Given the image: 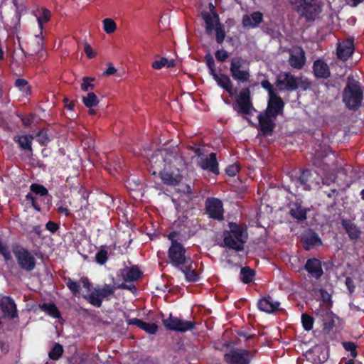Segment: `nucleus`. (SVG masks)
Instances as JSON below:
<instances>
[{
  "instance_id": "46",
  "label": "nucleus",
  "mask_w": 364,
  "mask_h": 364,
  "mask_svg": "<svg viewBox=\"0 0 364 364\" xmlns=\"http://www.w3.org/2000/svg\"><path fill=\"white\" fill-rule=\"evenodd\" d=\"M301 319L302 326L305 331H309L313 328L314 319L312 316L307 314H302Z\"/></svg>"
},
{
  "instance_id": "63",
  "label": "nucleus",
  "mask_w": 364,
  "mask_h": 364,
  "mask_svg": "<svg viewBox=\"0 0 364 364\" xmlns=\"http://www.w3.org/2000/svg\"><path fill=\"white\" fill-rule=\"evenodd\" d=\"M84 51L88 58H93L95 57V53L93 52L92 47L88 43H85Z\"/></svg>"
},
{
  "instance_id": "21",
  "label": "nucleus",
  "mask_w": 364,
  "mask_h": 364,
  "mask_svg": "<svg viewBox=\"0 0 364 364\" xmlns=\"http://www.w3.org/2000/svg\"><path fill=\"white\" fill-rule=\"evenodd\" d=\"M323 321V332L326 334L330 333L335 326V318L336 316L328 309H322L316 313Z\"/></svg>"
},
{
  "instance_id": "6",
  "label": "nucleus",
  "mask_w": 364,
  "mask_h": 364,
  "mask_svg": "<svg viewBox=\"0 0 364 364\" xmlns=\"http://www.w3.org/2000/svg\"><path fill=\"white\" fill-rule=\"evenodd\" d=\"M12 252L21 269L30 272L35 269L36 260L28 250L16 245L13 246Z\"/></svg>"
},
{
  "instance_id": "13",
  "label": "nucleus",
  "mask_w": 364,
  "mask_h": 364,
  "mask_svg": "<svg viewBox=\"0 0 364 364\" xmlns=\"http://www.w3.org/2000/svg\"><path fill=\"white\" fill-rule=\"evenodd\" d=\"M276 85L280 90L293 92L299 87V79L291 73H282L276 80Z\"/></svg>"
},
{
  "instance_id": "60",
  "label": "nucleus",
  "mask_w": 364,
  "mask_h": 364,
  "mask_svg": "<svg viewBox=\"0 0 364 364\" xmlns=\"http://www.w3.org/2000/svg\"><path fill=\"white\" fill-rule=\"evenodd\" d=\"M215 58L219 62H225L228 58V53L223 50H218L215 53Z\"/></svg>"
},
{
  "instance_id": "25",
  "label": "nucleus",
  "mask_w": 364,
  "mask_h": 364,
  "mask_svg": "<svg viewBox=\"0 0 364 364\" xmlns=\"http://www.w3.org/2000/svg\"><path fill=\"white\" fill-rule=\"evenodd\" d=\"M0 307L5 316L13 319L18 316L16 305L9 296H6L0 301Z\"/></svg>"
},
{
  "instance_id": "30",
  "label": "nucleus",
  "mask_w": 364,
  "mask_h": 364,
  "mask_svg": "<svg viewBox=\"0 0 364 364\" xmlns=\"http://www.w3.org/2000/svg\"><path fill=\"white\" fill-rule=\"evenodd\" d=\"M308 208H303L299 202L293 203L289 210L290 215L298 222H302L306 219Z\"/></svg>"
},
{
  "instance_id": "47",
  "label": "nucleus",
  "mask_w": 364,
  "mask_h": 364,
  "mask_svg": "<svg viewBox=\"0 0 364 364\" xmlns=\"http://www.w3.org/2000/svg\"><path fill=\"white\" fill-rule=\"evenodd\" d=\"M103 23V29L105 32L107 34H111L115 31L117 28V25L114 21L112 18H105L102 21Z\"/></svg>"
},
{
  "instance_id": "51",
  "label": "nucleus",
  "mask_w": 364,
  "mask_h": 364,
  "mask_svg": "<svg viewBox=\"0 0 364 364\" xmlns=\"http://www.w3.org/2000/svg\"><path fill=\"white\" fill-rule=\"evenodd\" d=\"M25 200L28 203H30L31 205L38 212H41V208L40 206V205L37 203V199L36 197H34L33 196V194L31 193H28L26 196H25Z\"/></svg>"
},
{
  "instance_id": "35",
  "label": "nucleus",
  "mask_w": 364,
  "mask_h": 364,
  "mask_svg": "<svg viewBox=\"0 0 364 364\" xmlns=\"http://www.w3.org/2000/svg\"><path fill=\"white\" fill-rule=\"evenodd\" d=\"M255 276V272L250 267H244L240 269V280L244 284L251 283Z\"/></svg>"
},
{
  "instance_id": "56",
  "label": "nucleus",
  "mask_w": 364,
  "mask_h": 364,
  "mask_svg": "<svg viewBox=\"0 0 364 364\" xmlns=\"http://www.w3.org/2000/svg\"><path fill=\"white\" fill-rule=\"evenodd\" d=\"M321 299L322 301L328 305H332L331 294H329L326 290L323 289H320Z\"/></svg>"
},
{
  "instance_id": "24",
  "label": "nucleus",
  "mask_w": 364,
  "mask_h": 364,
  "mask_svg": "<svg viewBox=\"0 0 364 364\" xmlns=\"http://www.w3.org/2000/svg\"><path fill=\"white\" fill-rule=\"evenodd\" d=\"M280 302L274 301V299L268 295L260 299L257 302L258 309L266 313H274L279 309Z\"/></svg>"
},
{
  "instance_id": "40",
  "label": "nucleus",
  "mask_w": 364,
  "mask_h": 364,
  "mask_svg": "<svg viewBox=\"0 0 364 364\" xmlns=\"http://www.w3.org/2000/svg\"><path fill=\"white\" fill-rule=\"evenodd\" d=\"M63 353V347L61 344L55 343L50 351L48 353V357L53 360H58Z\"/></svg>"
},
{
  "instance_id": "48",
  "label": "nucleus",
  "mask_w": 364,
  "mask_h": 364,
  "mask_svg": "<svg viewBox=\"0 0 364 364\" xmlns=\"http://www.w3.org/2000/svg\"><path fill=\"white\" fill-rule=\"evenodd\" d=\"M36 140L41 145L46 146L50 139L48 136L47 130L41 129L36 135Z\"/></svg>"
},
{
  "instance_id": "31",
  "label": "nucleus",
  "mask_w": 364,
  "mask_h": 364,
  "mask_svg": "<svg viewBox=\"0 0 364 364\" xmlns=\"http://www.w3.org/2000/svg\"><path fill=\"white\" fill-rule=\"evenodd\" d=\"M289 63L292 68L301 69L306 63L305 53L304 50L301 48L298 55L291 53Z\"/></svg>"
},
{
  "instance_id": "39",
  "label": "nucleus",
  "mask_w": 364,
  "mask_h": 364,
  "mask_svg": "<svg viewBox=\"0 0 364 364\" xmlns=\"http://www.w3.org/2000/svg\"><path fill=\"white\" fill-rule=\"evenodd\" d=\"M82 102L87 108L95 107L99 103L97 95L92 92H88L87 96L82 97Z\"/></svg>"
},
{
  "instance_id": "9",
  "label": "nucleus",
  "mask_w": 364,
  "mask_h": 364,
  "mask_svg": "<svg viewBox=\"0 0 364 364\" xmlns=\"http://www.w3.org/2000/svg\"><path fill=\"white\" fill-rule=\"evenodd\" d=\"M233 109L238 114L242 115H252V111H256L251 101L250 90L248 87L240 92L233 105Z\"/></svg>"
},
{
  "instance_id": "20",
  "label": "nucleus",
  "mask_w": 364,
  "mask_h": 364,
  "mask_svg": "<svg viewBox=\"0 0 364 364\" xmlns=\"http://www.w3.org/2000/svg\"><path fill=\"white\" fill-rule=\"evenodd\" d=\"M353 52L354 41L353 38H348L338 44L336 54L338 59L346 61Z\"/></svg>"
},
{
  "instance_id": "58",
  "label": "nucleus",
  "mask_w": 364,
  "mask_h": 364,
  "mask_svg": "<svg viewBox=\"0 0 364 364\" xmlns=\"http://www.w3.org/2000/svg\"><path fill=\"white\" fill-rule=\"evenodd\" d=\"M46 229L51 234H55L60 229V224L52 220H49L46 224Z\"/></svg>"
},
{
  "instance_id": "42",
  "label": "nucleus",
  "mask_w": 364,
  "mask_h": 364,
  "mask_svg": "<svg viewBox=\"0 0 364 364\" xmlns=\"http://www.w3.org/2000/svg\"><path fill=\"white\" fill-rule=\"evenodd\" d=\"M343 348L346 350L350 352V359H355L358 353L357 351V345L352 341H343L341 343Z\"/></svg>"
},
{
  "instance_id": "8",
  "label": "nucleus",
  "mask_w": 364,
  "mask_h": 364,
  "mask_svg": "<svg viewBox=\"0 0 364 364\" xmlns=\"http://www.w3.org/2000/svg\"><path fill=\"white\" fill-rule=\"evenodd\" d=\"M292 4L300 17L304 18L307 22L314 21L320 12L315 0H292Z\"/></svg>"
},
{
  "instance_id": "14",
  "label": "nucleus",
  "mask_w": 364,
  "mask_h": 364,
  "mask_svg": "<svg viewBox=\"0 0 364 364\" xmlns=\"http://www.w3.org/2000/svg\"><path fill=\"white\" fill-rule=\"evenodd\" d=\"M272 116L265 112L260 113L258 115L259 127L258 129L263 136L267 137L272 135L276 127V123Z\"/></svg>"
},
{
  "instance_id": "43",
  "label": "nucleus",
  "mask_w": 364,
  "mask_h": 364,
  "mask_svg": "<svg viewBox=\"0 0 364 364\" xmlns=\"http://www.w3.org/2000/svg\"><path fill=\"white\" fill-rule=\"evenodd\" d=\"M108 252L105 246H102L100 250L95 255V261L100 265H104L108 260Z\"/></svg>"
},
{
  "instance_id": "15",
  "label": "nucleus",
  "mask_w": 364,
  "mask_h": 364,
  "mask_svg": "<svg viewBox=\"0 0 364 364\" xmlns=\"http://www.w3.org/2000/svg\"><path fill=\"white\" fill-rule=\"evenodd\" d=\"M284 102L282 97L277 93L269 97L267 107L264 112L277 118L279 115H283Z\"/></svg>"
},
{
  "instance_id": "34",
  "label": "nucleus",
  "mask_w": 364,
  "mask_h": 364,
  "mask_svg": "<svg viewBox=\"0 0 364 364\" xmlns=\"http://www.w3.org/2000/svg\"><path fill=\"white\" fill-rule=\"evenodd\" d=\"M181 318L176 316H173L171 314L167 318H164L162 323L166 330L173 331L178 332V330H181L179 328Z\"/></svg>"
},
{
  "instance_id": "64",
  "label": "nucleus",
  "mask_w": 364,
  "mask_h": 364,
  "mask_svg": "<svg viewBox=\"0 0 364 364\" xmlns=\"http://www.w3.org/2000/svg\"><path fill=\"white\" fill-rule=\"evenodd\" d=\"M237 335L240 337L245 338L246 340H250L256 337L255 334H250L245 331H238Z\"/></svg>"
},
{
  "instance_id": "36",
  "label": "nucleus",
  "mask_w": 364,
  "mask_h": 364,
  "mask_svg": "<svg viewBox=\"0 0 364 364\" xmlns=\"http://www.w3.org/2000/svg\"><path fill=\"white\" fill-rule=\"evenodd\" d=\"M321 191L325 194L328 198L333 200V205H336L337 203V198L339 195V192L336 188V186L331 187H318Z\"/></svg>"
},
{
  "instance_id": "29",
  "label": "nucleus",
  "mask_w": 364,
  "mask_h": 364,
  "mask_svg": "<svg viewBox=\"0 0 364 364\" xmlns=\"http://www.w3.org/2000/svg\"><path fill=\"white\" fill-rule=\"evenodd\" d=\"M341 225L350 240H355L360 237L361 234L360 230L350 220L343 219L341 220Z\"/></svg>"
},
{
  "instance_id": "2",
  "label": "nucleus",
  "mask_w": 364,
  "mask_h": 364,
  "mask_svg": "<svg viewBox=\"0 0 364 364\" xmlns=\"http://www.w3.org/2000/svg\"><path fill=\"white\" fill-rule=\"evenodd\" d=\"M228 227L223 234L224 246L237 252L243 250L247 240V228L234 222H230Z\"/></svg>"
},
{
  "instance_id": "18",
  "label": "nucleus",
  "mask_w": 364,
  "mask_h": 364,
  "mask_svg": "<svg viewBox=\"0 0 364 364\" xmlns=\"http://www.w3.org/2000/svg\"><path fill=\"white\" fill-rule=\"evenodd\" d=\"M318 174L312 173L310 170H303L300 176L296 179V183H299L305 191H310L312 186H319L318 181Z\"/></svg>"
},
{
  "instance_id": "50",
  "label": "nucleus",
  "mask_w": 364,
  "mask_h": 364,
  "mask_svg": "<svg viewBox=\"0 0 364 364\" xmlns=\"http://www.w3.org/2000/svg\"><path fill=\"white\" fill-rule=\"evenodd\" d=\"M336 176L332 175L330 178H321L318 176L319 186L318 187H331L335 186Z\"/></svg>"
},
{
  "instance_id": "49",
  "label": "nucleus",
  "mask_w": 364,
  "mask_h": 364,
  "mask_svg": "<svg viewBox=\"0 0 364 364\" xmlns=\"http://www.w3.org/2000/svg\"><path fill=\"white\" fill-rule=\"evenodd\" d=\"M196 327V322L191 321H185L181 318L179 328H182L178 330V332L184 333L188 331H192Z\"/></svg>"
},
{
  "instance_id": "10",
  "label": "nucleus",
  "mask_w": 364,
  "mask_h": 364,
  "mask_svg": "<svg viewBox=\"0 0 364 364\" xmlns=\"http://www.w3.org/2000/svg\"><path fill=\"white\" fill-rule=\"evenodd\" d=\"M224 361L228 364H250V351L243 348H233L224 354Z\"/></svg>"
},
{
  "instance_id": "52",
  "label": "nucleus",
  "mask_w": 364,
  "mask_h": 364,
  "mask_svg": "<svg viewBox=\"0 0 364 364\" xmlns=\"http://www.w3.org/2000/svg\"><path fill=\"white\" fill-rule=\"evenodd\" d=\"M17 117L21 119L24 127H29L33 123L36 114L33 113H31L27 116L17 114Z\"/></svg>"
},
{
  "instance_id": "4",
  "label": "nucleus",
  "mask_w": 364,
  "mask_h": 364,
  "mask_svg": "<svg viewBox=\"0 0 364 364\" xmlns=\"http://www.w3.org/2000/svg\"><path fill=\"white\" fill-rule=\"evenodd\" d=\"M201 16L205 24V33L208 35H212L215 31L216 42L222 44L225 38L226 32L224 25L220 21L218 14L215 11V7L213 6L210 12L203 11Z\"/></svg>"
},
{
  "instance_id": "1",
  "label": "nucleus",
  "mask_w": 364,
  "mask_h": 364,
  "mask_svg": "<svg viewBox=\"0 0 364 364\" xmlns=\"http://www.w3.org/2000/svg\"><path fill=\"white\" fill-rule=\"evenodd\" d=\"M168 263L180 270L188 282H196L200 280V275L193 267V262L186 250L178 242H173L168 250Z\"/></svg>"
},
{
  "instance_id": "26",
  "label": "nucleus",
  "mask_w": 364,
  "mask_h": 364,
  "mask_svg": "<svg viewBox=\"0 0 364 364\" xmlns=\"http://www.w3.org/2000/svg\"><path fill=\"white\" fill-rule=\"evenodd\" d=\"M313 71L316 78L327 79L331 75L328 64L321 59L316 60L314 62Z\"/></svg>"
},
{
  "instance_id": "23",
  "label": "nucleus",
  "mask_w": 364,
  "mask_h": 364,
  "mask_svg": "<svg viewBox=\"0 0 364 364\" xmlns=\"http://www.w3.org/2000/svg\"><path fill=\"white\" fill-rule=\"evenodd\" d=\"M304 269L316 279H319L323 274L321 262L316 258L308 259L304 265Z\"/></svg>"
},
{
  "instance_id": "22",
  "label": "nucleus",
  "mask_w": 364,
  "mask_h": 364,
  "mask_svg": "<svg viewBox=\"0 0 364 364\" xmlns=\"http://www.w3.org/2000/svg\"><path fill=\"white\" fill-rule=\"evenodd\" d=\"M119 275L124 282L129 283L139 280L143 275V272L136 265L130 267H125L119 270Z\"/></svg>"
},
{
  "instance_id": "11",
  "label": "nucleus",
  "mask_w": 364,
  "mask_h": 364,
  "mask_svg": "<svg viewBox=\"0 0 364 364\" xmlns=\"http://www.w3.org/2000/svg\"><path fill=\"white\" fill-rule=\"evenodd\" d=\"M205 213L210 218L222 221L224 220V208L221 200L210 197L208 198L205 203Z\"/></svg>"
},
{
  "instance_id": "37",
  "label": "nucleus",
  "mask_w": 364,
  "mask_h": 364,
  "mask_svg": "<svg viewBox=\"0 0 364 364\" xmlns=\"http://www.w3.org/2000/svg\"><path fill=\"white\" fill-rule=\"evenodd\" d=\"M83 298L95 307L100 308L102 306V299L96 289L90 294L84 295Z\"/></svg>"
},
{
  "instance_id": "53",
  "label": "nucleus",
  "mask_w": 364,
  "mask_h": 364,
  "mask_svg": "<svg viewBox=\"0 0 364 364\" xmlns=\"http://www.w3.org/2000/svg\"><path fill=\"white\" fill-rule=\"evenodd\" d=\"M240 165L237 163L230 164L225 168V173L229 176L233 177L240 171Z\"/></svg>"
},
{
  "instance_id": "62",
  "label": "nucleus",
  "mask_w": 364,
  "mask_h": 364,
  "mask_svg": "<svg viewBox=\"0 0 364 364\" xmlns=\"http://www.w3.org/2000/svg\"><path fill=\"white\" fill-rule=\"evenodd\" d=\"M117 289H120L130 290L132 292L136 291V288L135 285H134V284H124V283H122V284H117Z\"/></svg>"
},
{
  "instance_id": "33",
  "label": "nucleus",
  "mask_w": 364,
  "mask_h": 364,
  "mask_svg": "<svg viewBox=\"0 0 364 364\" xmlns=\"http://www.w3.org/2000/svg\"><path fill=\"white\" fill-rule=\"evenodd\" d=\"M33 139L31 135H16L14 137V141L18 144L21 149L32 151L31 140Z\"/></svg>"
},
{
  "instance_id": "28",
  "label": "nucleus",
  "mask_w": 364,
  "mask_h": 364,
  "mask_svg": "<svg viewBox=\"0 0 364 364\" xmlns=\"http://www.w3.org/2000/svg\"><path fill=\"white\" fill-rule=\"evenodd\" d=\"M128 325H134L149 334H155L158 330V326L154 323H147L139 318H131L127 320Z\"/></svg>"
},
{
  "instance_id": "41",
  "label": "nucleus",
  "mask_w": 364,
  "mask_h": 364,
  "mask_svg": "<svg viewBox=\"0 0 364 364\" xmlns=\"http://www.w3.org/2000/svg\"><path fill=\"white\" fill-rule=\"evenodd\" d=\"M50 11L47 9H43L40 13V15L37 17L38 26L41 31L43 28V24L50 21Z\"/></svg>"
},
{
  "instance_id": "38",
  "label": "nucleus",
  "mask_w": 364,
  "mask_h": 364,
  "mask_svg": "<svg viewBox=\"0 0 364 364\" xmlns=\"http://www.w3.org/2000/svg\"><path fill=\"white\" fill-rule=\"evenodd\" d=\"M116 289H117V285L114 284V285L105 284V286L102 288H100L96 290L102 300L103 299H106L108 300V297L114 294Z\"/></svg>"
},
{
  "instance_id": "57",
  "label": "nucleus",
  "mask_w": 364,
  "mask_h": 364,
  "mask_svg": "<svg viewBox=\"0 0 364 364\" xmlns=\"http://www.w3.org/2000/svg\"><path fill=\"white\" fill-rule=\"evenodd\" d=\"M261 85L262 87L265 89L266 90H267L268 92V95L269 97L272 96V95H274L275 94H277V92H275L272 85L269 82V80H263L262 82H261Z\"/></svg>"
},
{
  "instance_id": "12",
  "label": "nucleus",
  "mask_w": 364,
  "mask_h": 364,
  "mask_svg": "<svg viewBox=\"0 0 364 364\" xmlns=\"http://www.w3.org/2000/svg\"><path fill=\"white\" fill-rule=\"evenodd\" d=\"M245 62L241 57L232 58L230 63V71L232 78L239 82H247L250 80V74L249 70H242L243 63Z\"/></svg>"
},
{
  "instance_id": "55",
  "label": "nucleus",
  "mask_w": 364,
  "mask_h": 364,
  "mask_svg": "<svg viewBox=\"0 0 364 364\" xmlns=\"http://www.w3.org/2000/svg\"><path fill=\"white\" fill-rule=\"evenodd\" d=\"M93 78L90 77H83V82L81 84V90L84 92H87L89 90H94L95 85L90 82V81L93 80Z\"/></svg>"
},
{
  "instance_id": "5",
  "label": "nucleus",
  "mask_w": 364,
  "mask_h": 364,
  "mask_svg": "<svg viewBox=\"0 0 364 364\" xmlns=\"http://www.w3.org/2000/svg\"><path fill=\"white\" fill-rule=\"evenodd\" d=\"M363 92L360 82L353 77H348L343 90V101L346 106L353 110L358 109L363 100Z\"/></svg>"
},
{
  "instance_id": "61",
  "label": "nucleus",
  "mask_w": 364,
  "mask_h": 364,
  "mask_svg": "<svg viewBox=\"0 0 364 364\" xmlns=\"http://www.w3.org/2000/svg\"><path fill=\"white\" fill-rule=\"evenodd\" d=\"M346 285L347 287V289L349 291L350 294H352L355 291V286L354 282L351 277H346Z\"/></svg>"
},
{
  "instance_id": "44",
  "label": "nucleus",
  "mask_w": 364,
  "mask_h": 364,
  "mask_svg": "<svg viewBox=\"0 0 364 364\" xmlns=\"http://www.w3.org/2000/svg\"><path fill=\"white\" fill-rule=\"evenodd\" d=\"M30 190L32 193L40 196H49L48 189L44 186L39 183H32L30 186Z\"/></svg>"
},
{
  "instance_id": "27",
  "label": "nucleus",
  "mask_w": 364,
  "mask_h": 364,
  "mask_svg": "<svg viewBox=\"0 0 364 364\" xmlns=\"http://www.w3.org/2000/svg\"><path fill=\"white\" fill-rule=\"evenodd\" d=\"M263 21V14L260 11H254L250 15L242 17V23L245 28H257Z\"/></svg>"
},
{
  "instance_id": "17",
  "label": "nucleus",
  "mask_w": 364,
  "mask_h": 364,
  "mask_svg": "<svg viewBox=\"0 0 364 364\" xmlns=\"http://www.w3.org/2000/svg\"><path fill=\"white\" fill-rule=\"evenodd\" d=\"M308 361L313 364H323L328 358V350L320 346H315L305 354Z\"/></svg>"
},
{
  "instance_id": "54",
  "label": "nucleus",
  "mask_w": 364,
  "mask_h": 364,
  "mask_svg": "<svg viewBox=\"0 0 364 364\" xmlns=\"http://www.w3.org/2000/svg\"><path fill=\"white\" fill-rule=\"evenodd\" d=\"M15 86L18 87L23 92H27L30 90V87L28 85V81L23 78L16 79L15 81Z\"/></svg>"
},
{
  "instance_id": "45",
  "label": "nucleus",
  "mask_w": 364,
  "mask_h": 364,
  "mask_svg": "<svg viewBox=\"0 0 364 364\" xmlns=\"http://www.w3.org/2000/svg\"><path fill=\"white\" fill-rule=\"evenodd\" d=\"M68 289L74 294L77 295L80 292V285L78 282L73 281L70 277L64 279Z\"/></svg>"
},
{
  "instance_id": "19",
  "label": "nucleus",
  "mask_w": 364,
  "mask_h": 364,
  "mask_svg": "<svg viewBox=\"0 0 364 364\" xmlns=\"http://www.w3.org/2000/svg\"><path fill=\"white\" fill-rule=\"evenodd\" d=\"M198 164L203 170L208 171L216 176L220 174L219 164L217 160L216 154L214 152L210 153L207 156L201 157Z\"/></svg>"
},
{
  "instance_id": "16",
  "label": "nucleus",
  "mask_w": 364,
  "mask_h": 364,
  "mask_svg": "<svg viewBox=\"0 0 364 364\" xmlns=\"http://www.w3.org/2000/svg\"><path fill=\"white\" fill-rule=\"evenodd\" d=\"M301 242L304 249L306 251L322 245V240L318 234L312 229H308L301 234Z\"/></svg>"
},
{
  "instance_id": "32",
  "label": "nucleus",
  "mask_w": 364,
  "mask_h": 364,
  "mask_svg": "<svg viewBox=\"0 0 364 364\" xmlns=\"http://www.w3.org/2000/svg\"><path fill=\"white\" fill-rule=\"evenodd\" d=\"M39 308L41 311L54 318H59L61 316L60 311L53 302H44L39 304Z\"/></svg>"
},
{
  "instance_id": "59",
  "label": "nucleus",
  "mask_w": 364,
  "mask_h": 364,
  "mask_svg": "<svg viewBox=\"0 0 364 364\" xmlns=\"http://www.w3.org/2000/svg\"><path fill=\"white\" fill-rule=\"evenodd\" d=\"M166 64H168V59L166 58L162 57L160 58V60L153 62L151 66L155 70H160L165 67Z\"/></svg>"
},
{
  "instance_id": "3",
  "label": "nucleus",
  "mask_w": 364,
  "mask_h": 364,
  "mask_svg": "<svg viewBox=\"0 0 364 364\" xmlns=\"http://www.w3.org/2000/svg\"><path fill=\"white\" fill-rule=\"evenodd\" d=\"M150 164L155 168L164 166V170L159 171L160 178L164 184L176 186L180 183L182 179L180 169L176 167H171L167 169L164 157L161 152H156L152 155L150 159Z\"/></svg>"
},
{
  "instance_id": "7",
  "label": "nucleus",
  "mask_w": 364,
  "mask_h": 364,
  "mask_svg": "<svg viewBox=\"0 0 364 364\" xmlns=\"http://www.w3.org/2000/svg\"><path fill=\"white\" fill-rule=\"evenodd\" d=\"M204 59L210 75L217 82L218 85L229 94L232 95L233 87L230 78L227 75L216 73L215 60L213 55L210 53H208L205 55Z\"/></svg>"
}]
</instances>
